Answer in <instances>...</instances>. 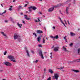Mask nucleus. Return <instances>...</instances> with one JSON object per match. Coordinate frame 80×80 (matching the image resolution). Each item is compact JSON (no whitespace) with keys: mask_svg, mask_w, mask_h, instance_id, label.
I'll use <instances>...</instances> for the list:
<instances>
[{"mask_svg":"<svg viewBox=\"0 0 80 80\" xmlns=\"http://www.w3.org/2000/svg\"><path fill=\"white\" fill-rule=\"evenodd\" d=\"M8 58L10 59L11 61L13 62H16V61L15 60V58L13 56L10 55L8 56Z\"/></svg>","mask_w":80,"mask_h":80,"instance_id":"nucleus-1","label":"nucleus"},{"mask_svg":"<svg viewBox=\"0 0 80 80\" xmlns=\"http://www.w3.org/2000/svg\"><path fill=\"white\" fill-rule=\"evenodd\" d=\"M14 40H16L17 39H20V36L19 34H18V33H16L14 35Z\"/></svg>","mask_w":80,"mask_h":80,"instance_id":"nucleus-2","label":"nucleus"},{"mask_svg":"<svg viewBox=\"0 0 80 80\" xmlns=\"http://www.w3.org/2000/svg\"><path fill=\"white\" fill-rule=\"evenodd\" d=\"M38 53L39 56L41 57V58L42 59H44V57H43V53H42V50H40L38 51Z\"/></svg>","mask_w":80,"mask_h":80,"instance_id":"nucleus-3","label":"nucleus"},{"mask_svg":"<svg viewBox=\"0 0 80 80\" xmlns=\"http://www.w3.org/2000/svg\"><path fill=\"white\" fill-rule=\"evenodd\" d=\"M4 64L5 65H7V66H12V64H11L10 62H4Z\"/></svg>","mask_w":80,"mask_h":80,"instance_id":"nucleus-4","label":"nucleus"},{"mask_svg":"<svg viewBox=\"0 0 80 80\" xmlns=\"http://www.w3.org/2000/svg\"><path fill=\"white\" fill-rule=\"evenodd\" d=\"M57 7V6H53V7L51 8H50L48 10V12H52L53 10H54V8H56Z\"/></svg>","mask_w":80,"mask_h":80,"instance_id":"nucleus-5","label":"nucleus"},{"mask_svg":"<svg viewBox=\"0 0 80 80\" xmlns=\"http://www.w3.org/2000/svg\"><path fill=\"white\" fill-rule=\"evenodd\" d=\"M59 50V47H55L53 48V50L55 52H58Z\"/></svg>","mask_w":80,"mask_h":80,"instance_id":"nucleus-6","label":"nucleus"},{"mask_svg":"<svg viewBox=\"0 0 80 80\" xmlns=\"http://www.w3.org/2000/svg\"><path fill=\"white\" fill-rule=\"evenodd\" d=\"M59 77L58 75L57 74H54V78L56 80H58V78Z\"/></svg>","mask_w":80,"mask_h":80,"instance_id":"nucleus-7","label":"nucleus"},{"mask_svg":"<svg viewBox=\"0 0 80 80\" xmlns=\"http://www.w3.org/2000/svg\"><path fill=\"white\" fill-rule=\"evenodd\" d=\"M26 55L28 57H30V54H29V52H28V51L27 50V48H26Z\"/></svg>","mask_w":80,"mask_h":80,"instance_id":"nucleus-8","label":"nucleus"},{"mask_svg":"<svg viewBox=\"0 0 80 80\" xmlns=\"http://www.w3.org/2000/svg\"><path fill=\"white\" fill-rule=\"evenodd\" d=\"M80 62V58H79V59H77V60L72 61L71 62L72 63L73 62Z\"/></svg>","mask_w":80,"mask_h":80,"instance_id":"nucleus-9","label":"nucleus"},{"mask_svg":"<svg viewBox=\"0 0 80 80\" xmlns=\"http://www.w3.org/2000/svg\"><path fill=\"white\" fill-rule=\"evenodd\" d=\"M69 9V7H67L66 8V14H68L69 13V12H68V10Z\"/></svg>","mask_w":80,"mask_h":80,"instance_id":"nucleus-10","label":"nucleus"},{"mask_svg":"<svg viewBox=\"0 0 80 80\" xmlns=\"http://www.w3.org/2000/svg\"><path fill=\"white\" fill-rule=\"evenodd\" d=\"M43 33L42 31L37 30V33L41 34Z\"/></svg>","mask_w":80,"mask_h":80,"instance_id":"nucleus-11","label":"nucleus"},{"mask_svg":"<svg viewBox=\"0 0 80 80\" xmlns=\"http://www.w3.org/2000/svg\"><path fill=\"white\" fill-rule=\"evenodd\" d=\"M24 18H25V19H26V20H30V18L27 17L28 16L27 15H24Z\"/></svg>","mask_w":80,"mask_h":80,"instance_id":"nucleus-12","label":"nucleus"},{"mask_svg":"<svg viewBox=\"0 0 80 80\" xmlns=\"http://www.w3.org/2000/svg\"><path fill=\"white\" fill-rule=\"evenodd\" d=\"M62 48L64 51L65 52H68V51L67 50V48L65 47L64 46H63Z\"/></svg>","mask_w":80,"mask_h":80,"instance_id":"nucleus-13","label":"nucleus"},{"mask_svg":"<svg viewBox=\"0 0 80 80\" xmlns=\"http://www.w3.org/2000/svg\"><path fill=\"white\" fill-rule=\"evenodd\" d=\"M72 71H73V72H76V73H78L80 72V71H79L78 70H75L73 69L72 70Z\"/></svg>","mask_w":80,"mask_h":80,"instance_id":"nucleus-14","label":"nucleus"},{"mask_svg":"<svg viewBox=\"0 0 80 80\" xmlns=\"http://www.w3.org/2000/svg\"><path fill=\"white\" fill-rule=\"evenodd\" d=\"M70 35L71 36H75V34L73 33L72 32H71L70 33Z\"/></svg>","mask_w":80,"mask_h":80,"instance_id":"nucleus-15","label":"nucleus"},{"mask_svg":"<svg viewBox=\"0 0 80 80\" xmlns=\"http://www.w3.org/2000/svg\"><path fill=\"white\" fill-rule=\"evenodd\" d=\"M17 25L19 27V28H22V24H20L19 23H17Z\"/></svg>","mask_w":80,"mask_h":80,"instance_id":"nucleus-16","label":"nucleus"},{"mask_svg":"<svg viewBox=\"0 0 80 80\" xmlns=\"http://www.w3.org/2000/svg\"><path fill=\"white\" fill-rule=\"evenodd\" d=\"M32 9L33 10H37V7L35 6H33L32 7Z\"/></svg>","mask_w":80,"mask_h":80,"instance_id":"nucleus-17","label":"nucleus"},{"mask_svg":"<svg viewBox=\"0 0 80 80\" xmlns=\"http://www.w3.org/2000/svg\"><path fill=\"white\" fill-rule=\"evenodd\" d=\"M1 33L2 34L3 36H4V37H7V36L6 35V34H5V33L3 32H1Z\"/></svg>","mask_w":80,"mask_h":80,"instance_id":"nucleus-18","label":"nucleus"},{"mask_svg":"<svg viewBox=\"0 0 80 80\" xmlns=\"http://www.w3.org/2000/svg\"><path fill=\"white\" fill-rule=\"evenodd\" d=\"M37 39L38 42H40V37H38Z\"/></svg>","mask_w":80,"mask_h":80,"instance_id":"nucleus-19","label":"nucleus"},{"mask_svg":"<svg viewBox=\"0 0 80 80\" xmlns=\"http://www.w3.org/2000/svg\"><path fill=\"white\" fill-rule=\"evenodd\" d=\"M49 72L51 73L52 74L53 73V72L52 71V70L51 69H49Z\"/></svg>","mask_w":80,"mask_h":80,"instance_id":"nucleus-20","label":"nucleus"},{"mask_svg":"<svg viewBox=\"0 0 80 80\" xmlns=\"http://www.w3.org/2000/svg\"><path fill=\"white\" fill-rule=\"evenodd\" d=\"M10 19L11 20V21L12 22H14L13 21V18H12L10 17Z\"/></svg>","mask_w":80,"mask_h":80,"instance_id":"nucleus-21","label":"nucleus"},{"mask_svg":"<svg viewBox=\"0 0 80 80\" xmlns=\"http://www.w3.org/2000/svg\"><path fill=\"white\" fill-rule=\"evenodd\" d=\"M42 43H45V38H44L42 39Z\"/></svg>","mask_w":80,"mask_h":80,"instance_id":"nucleus-22","label":"nucleus"},{"mask_svg":"<svg viewBox=\"0 0 80 80\" xmlns=\"http://www.w3.org/2000/svg\"><path fill=\"white\" fill-rule=\"evenodd\" d=\"M52 52H51V53H50V55H51V56H50V58H51V59H52V57L53 56L52 55Z\"/></svg>","mask_w":80,"mask_h":80,"instance_id":"nucleus-23","label":"nucleus"},{"mask_svg":"<svg viewBox=\"0 0 80 80\" xmlns=\"http://www.w3.org/2000/svg\"><path fill=\"white\" fill-rule=\"evenodd\" d=\"M54 37L55 38H56V39H58V35H57L56 36H55Z\"/></svg>","mask_w":80,"mask_h":80,"instance_id":"nucleus-24","label":"nucleus"},{"mask_svg":"<svg viewBox=\"0 0 80 80\" xmlns=\"http://www.w3.org/2000/svg\"><path fill=\"white\" fill-rule=\"evenodd\" d=\"M38 62V60H36V61H34L33 62V63H37Z\"/></svg>","mask_w":80,"mask_h":80,"instance_id":"nucleus-25","label":"nucleus"},{"mask_svg":"<svg viewBox=\"0 0 80 80\" xmlns=\"http://www.w3.org/2000/svg\"><path fill=\"white\" fill-rule=\"evenodd\" d=\"M6 10H5V11H4V12H2V14H1V15H2V14H5V13H6Z\"/></svg>","mask_w":80,"mask_h":80,"instance_id":"nucleus-26","label":"nucleus"},{"mask_svg":"<svg viewBox=\"0 0 80 80\" xmlns=\"http://www.w3.org/2000/svg\"><path fill=\"white\" fill-rule=\"evenodd\" d=\"M33 35H34L36 37H37V34H36L35 32L33 33Z\"/></svg>","mask_w":80,"mask_h":80,"instance_id":"nucleus-27","label":"nucleus"},{"mask_svg":"<svg viewBox=\"0 0 80 80\" xmlns=\"http://www.w3.org/2000/svg\"><path fill=\"white\" fill-rule=\"evenodd\" d=\"M80 48H79L78 50V54H79V53H80Z\"/></svg>","mask_w":80,"mask_h":80,"instance_id":"nucleus-28","label":"nucleus"},{"mask_svg":"<svg viewBox=\"0 0 80 80\" xmlns=\"http://www.w3.org/2000/svg\"><path fill=\"white\" fill-rule=\"evenodd\" d=\"M33 7L32 6H31L30 7H29L28 8V9H31V8H32Z\"/></svg>","mask_w":80,"mask_h":80,"instance_id":"nucleus-29","label":"nucleus"},{"mask_svg":"<svg viewBox=\"0 0 80 80\" xmlns=\"http://www.w3.org/2000/svg\"><path fill=\"white\" fill-rule=\"evenodd\" d=\"M20 8H22V6H20L18 8V10H20Z\"/></svg>","mask_w":80,"mask_h":80,"instance_id":"nucleus-30","label":"nucleus"},{"mask_svg":"<svg viewBox=\"0 0 80 80\" xmlns=\"http://www.w3.org/2000/svg\"><path fill=\"white\" fill-rule=\"evenodd\" d=\"M61 23H62V24H63V25H64V26H65V27H66V26H65V23H63V21H61Z\"/></svg>","mask_w":80,"mask_h":80,"instance_id":"nucleus-31","label":"nucleus"},{"mask_svg":"<svg viewBox=\"0 0 80 80\" xmlns=\"http://www.w3.org/2000/svg\"><path fill=\"white\" fill-rule=\"evenodd\" d=\"M73 45V43H71L69 44L70 47H72Z\"/></svg>","mask_w":80,"mask_h":80,"instance_id":"nucleus-32","label":"nucleus"},{"mask_svg":"<svg viewBox=\"0 0 80 80\" xmlns=\"http://www.w3.org/2000/svg\"><path fill=\"white\" fill-rule=\"evenodd\" d=\"M58 18L59 19V20H60L61 22H62L63 21H62V19H61V18L60 17Z\"/></svg>","mask_w":80,"mask_h":80,"instance_id":"nucleus-33","label":"nucleus"},{"mask_svg":"<svg viewBox=\"0 0 80 80\" xmlns=\"http://www.w3.org/2000/svg\"><path fill=\"white\" fill-rule=\"evenodd\" d=\"M51 37L52 38H53V39H55V37L51 36Z\"/></svg>","mask_w":80,"mask_h":80,"instance_id":"nucleus-34","label":"nucleus"},{"mask_svg":"<svg viewBox=\"0 0 80 80\" xmlns=\"http://www.w3.org/2000/svg\"><path fill=\"white\" fill-rule=\"evenodd\" d=\"M64 68V66H63V67H61L60 68V70H61L62 69H63Z\"/></svg>","mask_w":80,"mask_h":80,"instance_id":"nucleus-35","label":"nucleus"},{"mask_svg":"<svg viewBox=\"0 0 80 80\" xmlns=\"http://www.w3.org/2000/svg\"><path fill=\"white\" fill-rule=\"evenodd\" d=\"M7 52L6 51L5 52L4 54V55H5L7 54Z\"/></svg>","mask_w":80,"mask_h":80,"instance_id":"nucleus-36","label":"nucleus"},{"mask_svg":"<svg viewBox=\"0 0 80 80\" xmlns=\"http://www.w3.org/2000/svg\"><path fill=\"white\" fill-rule=\"evenodd\" d=\"M51 77H50L48 79H47V80H51Z\"/></svg>","mask_w":80,"mask_h":80,"instance_id":"nucleus-37","label":"nucleus"},{"mask_svg":"<svg viewBox=\"0 0 80 80\" xmlns=\"http://www.w3.org/2000/svg\"><path fill=\"white\" fill-rule=\"evenodd\" d=\"M38 46L39 47H42V45L41 44H39L38 45Z\"/></svg>","mask_w":80,"mask_h":80,"instance_id":"nucleus-38","label":"nucleus"},{"mask_svg":"<svg viewBox=\"0 0 80 80\" xmlns=\"http://www.w3.org/2000/svg\"><path fill=\"white\" fill-rule=\"evenodd\" d=\"M67 22L68 24H69V25H70V22H69V21H68V20H67Z\"/></svg>","mask_w":80,"mask_h":80,"instance_id":"nucleus-39","label":"nucleus"},{"mask_svg":"<svg viewBox=\"0 0 80 80\" xmlns=\"http://www.w3.org/2000/svg\"><path fill=\"white\" fill-rule=\"evenodd\" d=\"M66 37H67L66 36H65L64 37H63V38L65 40H66L67 39H66Z\"/></svg>","mask_w":80,"mask_h":80,"instance_id":"nucleus-40","label":"nucleus"},{"mask_svg":"<svg viewBox=\"0 0 80 80\" xmlns=\"http://www.w3.org/2000/svg\"><path fill=\"white\" fill-rule=\"evenodd\" d=\"M22 22L23 23H24V24H25V22L24 21H22Z\"/></svg>","mask_w":80,"mask_h":80,"instance_id":"nucleus-41","label":"nucleus"},{"mask_svg":"<svg viewBox=\"0 0 80 80\" xmlns=\"http://www.w3.org/2000/svg\"><path fill=\"white\" fill-rule=\"evenodd\" d=\"M12 10V8H10L9 9V10H10V11H11V10Z\"/></svg>","mask_w":80,"mask_h":80,"instance_id":"nucleus-42","label":"nucleus"},{"mask_svg":"<svg viewBox=\"0 0 80 80\" xmlns=\"http://www.w3.org/2000/svg\"><path fill=\"white\" fill-rule=\"evenodd\" d=\"M31 52L33 53V54H34V52L33 51H31Z\"/></svg>","mask_w":80,"mask_h":80,"instance_id":"nucleus-43","label":"nucleus"},{"mask_svg":"<svg viewBox=\"0 0 80 80\" xmlns=\"http://www.w3.org/2000/svg\"><path fill=\"white\" fill-rule=\"evenodd\" d=\"M29 12H32V9H29Z\"/></svg>","mask_w":80,"mask_h":80,"instance_id":"nucleus-44","label":"nucleus"},{"mask_svg":"<svg viewBox=\"0 0 80 80\" xmlns=\"http://www.w3.org/2000/svg\"><path fill=\"white\" fill-rule=\"evenodd\" d=\"M27 4H25V5L24 6V7H27Z\"/></svg>","mask_w":80,"mask_h":80,"instance_id":"nucleus-45","label":"nucleus"},{"mask_svg":"<svg viewBox=\"0 0 80 80\" xmlns=\"http://www.w3.org/2000/svg\"><path fill=\"white\" fill-rule=\"evenodd\" d=\"M53 29H55V27L53 26Z\"/></svg>","mask_w":80,"mask_h":80,"instance_id":"nucleus-46","label":"nucleus"},{"mask_svg":"<svg viewBox=\"0 0 80 80\" xmlns=\"http://www.w3.org/2000/svg\"><path fill=\"white\" fill-rule=\"evenodd\" d=\"M38 21H40V18H38Z\"/></svg>","mask_w":80,"mask_h":80,"instance_id":"nucleus-47","label":"nucleus"},{"mask_svg":"<svg viewBox=\"0 0 80 80\" xmlns=\"http://www.w3.org/2000/svg\"><path fill=\"white\" fill-rule=\"evenodd\" d=\"M64 22H65L66 24H67V22H66V20H65V19L64 20Z\"/></svg>","mask_w":80,"mask_h":80,"instance_id":"nucleus-48","label":"nucleus"},{"mask_svg":"<svg viewBox=\"0 0 80 80\" xmlns=\"http://www.w3.org/2000/svg\"><path fill=\"white\" fill-rule=\"evenodd\" d=\"M44 72H46V69L44 68Z\"/></svg>","mask_w":80,"mask_h":80,"instance_id":"nucleus-49","label":"nucleus"},{"mask_svg":"<svg viewBox=\"0 0 80 80\" xmlns=\"http://www.w3.org/2000/svg\"><path fill=\"white\" fill-rule=\"evenodd\" d=\"M62 72H65V70H62Z\"/></svg>","mask_w":80,"mask_h":80,"instance_id":"nucleus-50","label":"nucleus"},{"mask_svg":"<svg viewBox=\"0 0 80 80\" xmlns=\"http://www.w3.org/2000/svg\"><path fill=\"white\" fill-rule=\"evenodd\" d=\"M54 48V46H53L51 48Z\"/></svg>","mask_w":80,"mask_h":80,"instance_id":"nucleus-51","label":"nucleus"},{"mask_svg":"<svg viewBox=\"0 0 80 80\" xmlns=\"http://www.w3.org/2000/svg\"><path fill=\"white\" fill-rule=\"evenodd\" d=\"M65 42H68L67 40V39L65 40Z\"/></svg>","mask_w":80,"mask_h":80,"instance_id":"nucleus-52","label":"nucleus"},{"mask_svg":"<svg viewBox=\"0 0 80 80\" xmlns=\"http://www.w3.org/2000/svg\"><path fill=\"white\" fill-rule=\"evenodd\" d=\"M8 21L7 20H6L5 21V22H6V23H7V22Z\"/></svg>","mask_w":80,"mask_h":80,"instance_id":"nucleus-53","label":"nucleus"},{"mask_svg":"<svg viewBox=\"0 0 80 80\" xmlns=\"http://www.w3.org/2000/svg\"><path fill=\"white\" fill-rule=\"evenodd\" d=\"M35 22H38V21H37V20H35Z\"/></svg>","mask_w":80,"mask_h":80,"instance_id":"nucleus-54","label":"nucleus"},{"mask_svg":"<svg viewBox=\"0 0 80 80\" xmlns=\"http://www.w3.org/2000/svg\"><path fill=\"white\" fill-rule=\"evenodd\" d=\"M26 13H28V11H26Z\"/></svg>","mask_w":80,"mask_h":80,"instance_id":"nucleus-55","label":"nucleus"},{"mask_svg":"<svg viewBox=\"0 0 80 80\" xmlns=\"http://www.w3.org/2000/svg\"><path fill=\"white\" fill-rule=\"evenodd\" d=\"M16 0H14L13 1V2H15Z\"/></svg>","mask_w":80,"mask_h":80,"instance_id":"nucleus-56","label":"nucleus"},{"mask_svg":"<svg viewBox=\"0 0 80 80\" xmlns=\"http://www.w3.org/2000/svg\"><path fill=\"white\" fill-rule=\"evenodd\" d=\"M1 5L2 7H3V5L1 4Z\"/></svg>","mask_w":80,"mask_h":80,"instance_id":"nucleus-57","label":"nucleus"},{"mask_svg":"<svg viewBox=\"0 0 80 80\" xmlns=\"http://www.w3.org/2000/svg\"><path fill=\"white\" fill-rule=\"evenodd\" d=\"M39 13H40V14H42V12H39Z\"/></svg>","mask_w":80,"mask_h":80,"instance_id":"nucleus-58","label":"nucleus"},{"mask_svg":"<svg viewBox=\"0 0 80 80\" xmlns=\"http://www.w3.org/2000/svg\"><path fill=\"white\" fill-rule=\"evenodd\" d=\"M12 7H13V6H11L10 7L11 8H12Z\"/></svg>","mask_w":80,"mask_h":80,"instance_id":"nucleus-59","label":"nucleus"},{"mask_svg":"<svg viewBox=\"0 0 80 80\" xmlns=\"http://www.w3.org/2000/svg\"><path fill=\"white\" fill-rule=\"evenodd\" d=\"M57 68V69H59V70H60V68Z\"/></svg>","mask_w":80,"mask_h":80,"instance_id":"nucleus-60","label":"nucleus"},{"mask_svg":"<svg viewBox=\"0 0 80 80\" xmlns=\"http://www.w3.org/2000/svg\"><path fill=\"white\" fill-rule=\"evenodd\" d=\"M46 38V39H47V40H48V38Z\"/></svg>","mask_w":80,"mask_h":80,"instance_id":"nucleus-61","label":"nucleus"},{"mask_svg":"<svg viewBox=\"0 0 80 80\" xmlns=\"http://www.w3.org/2000/svg\"><path fill=\"white\" fill-rule=\"evenodd\" d=\"M70 5H71V4H69V6H70Z\"/></svg>","mask_w":80,"mask_h":80,"instance_id":"nucleus-62","label":"nucleus"},{"mask_svg":"<svg viewBox=\"0 0 80 80\" xmlns=\"http://www.w3.org/2000/svg\"><path fill=\"white\" fill-rule=\"evenodd\" d=\"M43 17H45V16L43 15Z\"/></svg>","mask_w":80,"mask_h":80,"instance_id":"nucleus-63","label":"nucleus"},{"mask_svg":"<svg viewBox=\"0 0 80 80\" xmlns=\"http://www.w3.org/2000/svg\"><path fill=\"white\" fill-rule=\"evenodd\" d=\"M2 80H6L5 79H2Z\"/></svg>","mask_w":80,"mask_h":80,"instance_id":"nucleus-64","label":"nucleus"}]
</instances>
